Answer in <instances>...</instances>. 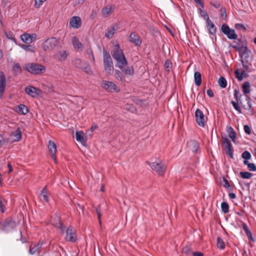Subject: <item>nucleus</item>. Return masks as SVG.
<instances>
[{"mask_svg":"<svg viewBox=\"0 0 256 256\" xmlns=\"http://www.w3.org/2000/svg\"><path fill=\"white\" fill-rule=\"evenodd\" d=\"M103 59L104 70L108 74H110L114 70V64L110 52L103 50Z\"/></svg>","mask_w":256,"mask_h":256,"instance_id":"2","label":"nucleus"},{"mask_svg":"<svg viewBox=\"0 0 256 256\" xmlns=\"http://www.w3.org/2000/svg\"><path fill=\"white\" fill-rule=\"evenodd\" d=\"M36 38V34H24L21 35L20 38L22 40L27 44L32 43L34 39Z\"/></svg>","mask_w":256,"mask_h":256,"instance_id":"21","label":"nucleus"},{"mask_svg":"<svg viewBox=\"0 0 256 256\" xmlns=\"http://www.w3.org/2000/svg\"><path fill=\"white\" fill-rule=\"evenodd\" d=\"M82 62L79 58H75L73 60V64L76 67L80 68H84V66H83Z\"/></svg>","mask_w":256,"mask_h":256,"instance_id":"32","label":"nucleus"},{"mask_svg":"<svg viewBox=\"0 0 256 256\" xmlns=\"http://www.w3.org/2000/svg\"><path fill=\"white\" fill-rule=\"evenodd\" d=\"M194 83L196 86H200L202 84V76L200 72H196L194 73Z\"/></svg>","mask_w":256,"mask_h":256,"instance_id":"28","label":"nucleus"},{"mask_svg":"<svg viewBox=\"0 0 256 256\" xmlns=\"http://www.w3.org/2000/svg\"><path fill=\"white\" fill-rule=\"evenodd\" d=\"M153 170H155L159 176H162L164 174L166 166L162 162H146Z\"/></svg>","mask_w":256,"mask_h":256,"instance_id":"6","label":"nucleus"},{"mask_svg":"<svg viewBox=\"0 0 256 256\" xmlns=\"http://www.w3.org/2000/svg\"><path fill=\"white\" fill-rule=\"evenodd\" d=\"M246 100L247 101V104H243L242 106L246 110H250L252 109V102H251V99L247 95H246Z\"/></svg>","mask_w":256,"mask_h":256,"instance_id":"33","label":"nucleus"},{"mask_svg":"<svg viewBox=\"0 0 256 256\" xmlns=\"http://www.w3.org/2000/svg\"><path fill=\"white\" fill-rule=\"evenodd\" d=\"M13 70L15 73V75L20 74L22 72V68L18 63L14 64L13 66Z\"/></svg>","mask_w":256,"mask_h":256,"instance_id":"39","label":"nucleus"},{"mask_svg":"<svg viewBox=\"0 0 256 256\" xmlns=\"http://www.w3.org/2000/svg\"><path fill=\"white\" fill-rule=\"evenodd\" d=\"M239 94H240L239 91L238 90L235 89L234 90V97L236 100V102H239V100H240V98H238Z\"/></svg>","mask_w":256,"mask_h":256,"instance_id":"56","label":"nucleus"},{"mask_svg":"<svg viewBox=\"0 0 256 256\" xmlns=\"http://www.w3.org/2000/svg\"><path fill=\"white\" fill-rule=\"evenodd\" d=\"M87 54H88L89 56H92V62H94L95 60H94V55L93 54V52H92V50L91 49L88 50H87Z\"/></svg>","mask_w":256,"mask_h":256,"instance_id":"60","label":"nucleus"},{"mask_svg":"<svg viewBox=\"0 0 256 256\" xmlns=\"http://www.w3.org/2000/svg\"><path fill=\"white\" fill-rule=\"evenodd\" d=\"M248 170L250 171H253V172L256 171V166L253 163H250V164H248Z\"/></svg>","mask_w":256,"mask_h":256,"instance_id":"53","label":"nucleus"},{"mask_svg":"<svg viewBox=\"0 0 256 256\" xmlns=\"http://www.w3.org/2000/svg\"><path fill=\"white\" fill-rule=\"evenodd\" d=\"M52 224L56 228L60 230L62 234H64L65 226L62 223L60 218L58 216H56L54 218H52L51 220Z\"/></svg>","mask_w":256,"mask_h":256,"instance_id":"15","label":"nucleus"},{"mask_svg":"<svg viewBox=\"0 0 256 256\" xmlns=\"http://www.w3.org/2000/svg\"><path fill=\"white\" fill-rule=\"evenodd\" d=\"M26 93L32 98H36L40 94L41 90L36 87L29 86L25 88Z\"/></svg>","mask_w":256,"mask_h":256,"instance_id":"13","label":"nucleus"},{"mask_svg":"<svg viewBox=\"0 0 256 256\" xmlns=\"http://www.w3.org/2000/svg\"><path fill=\"white\" fill-rule=\"evenodd\" d=\"M46 0H34V7L36 8H39L40 6L42 5L44 2Z\"/></svg>","mask_w":256,"mask_h":256,"instance_id":"49","label":"nucleus"},{"mask_svg":"<svg viewBox=\"0 0 256 256\" xmlns=\"http://www.w3.org/2000/svg\"><path fill=\"white\" fill-rule=\"evenodd\" d=\"M222 143L224 144L225 148L226 149V154H228L230 158H233L234 150L229 140L226 137L222 136Z\"/></svg>","mask_w":256,"mask_h":256,"instance_id":"11","label":"nucleus"},{"mask_svg":"<svg viewBox=\"0 0 256 256\" xmlns=\"http://www.w3.org/2000/svg\"><path fill=\"white\" fill-rule=\"evenodd\" d=\"M118 28V26L116 24L113 25L112 27L108 28L105 34L106 37L108 39L112 38Z\"/></svg>","mask_w":256,"mask_h":256,"instance_id":"25","label":"nucleus"},{"mask_svg":"<svg viewBox=\"0 0 256 256\" xmlns=\"http://www.w3.org/2000/svg\"><path fill=\"white\" fill-rule=\"evenodd\" d=\"M246 234L247 236L250 240L253 242H254L255 241L254 238L252 236V234L250 230L247 233H246Z\"/></svg>","mask_w":256,"mask_h":256,"instance_id":"55","label":"nucleus"},{"mask_svg":"<svg viewBox=\"0 0 256 256\" xmlns=\"http://www.w3.org/2000/svg\"><path fill=\"white\" fill-rule=\"evenodd\" d=\"M231 103L232 104V106L238 112V113H240V114L242 113L241 109L238 106V102L232 101L231 102Z\"/></svg>","mask_w":256,"mask_h":256,"instance_id":"45","label":"nucleus"},{"mask_svg":"<svg viewBox=\"0 0 256 256\" xmlns=\"http://www.w3.org/2000/svg\"><path fill=\"white\" fill-rule=\"evenodd\" d=\"M242 156L244 159L248 160L250 158L251 154L249 152L246 150L242 154Z\"/></svg>","mask_w":256,"mask_h":256,"instance_id":"48","label":"nucleus"},{"mask_svg":"<svg viewBox=\"0 0 256 256\" xmlns=\"http://www.w3.org/2000/svg\"><path fill=\"white\" fill-rule=\"evenodd\" d=\"M15 110L19 114L25 115L28 112V107L23 104H20L17 106L15 108Z\"/></svg>","mask_w":256,"mask_h":256,"instance_id":"26","label":"nucleus"},{"mask_svg":"<svg viewBox=\"0 0 256 256\" xmlns=\"http://www.w3.org/2000/svg\"><path fill=\"white\" fill-rule=\"evenodd\" d=\"M59 39L54 37H51L46 40L42 44V48L45 51L52 50L56 48L59 44Z\"/></svg>","mask_w":256,"mask_h":256,"instance_id":"5","label":"nucleus"},{"mask_svg":"<svg viewBox=\"0 0 256 256\" xmlns=\"http://www.w3.org/2000/svg\"><path fill=\"white\" fill-rule=\"evenodd\" d=\"M250 84L248 82H245L242 84V87L244 94H247L250 92Z\"/></svg>","mask_w":256,"mask_h":256,"instance_id":"34","label":"nucleus"},{"mask_svg":"<svg viewBox=\"0 0 256 256\" xmlns=\"http://www.w3.org/2000/svg\"><path fill=\"white\" fill-rule=\"evenodd\" d=\"M221 208L222 212L226 214L229 211V205L226 202H222L221 204Z\"/></svg>","mask_w":256,"mask_h":256,"instance_id":"37","label":"nucleus"},{"mask_svg":"<svg viewBox=\"0 0 256 256\" xmlns=\"http://www.w3.org/2000/svg\"><path fill=\"white\" fill-rule=\"evenodd\" d=\"M227 132L228 133V137L232 140L234 143L236 142V133L233 128L232 127L228 128Z\"/></svg>","mask_w":256,"mask_h":256,"instance_id":"29","label":"nucleus"},{"mask_svg":"<svg viewBox=\"0 0 256 256\" xmlns=\"http://www.w3.org/2000/svg\"><path fill=\"white\" fill-rule=\"evenodd\" d=\"M112 12V8L111 6H107L104 8L102 10V14L103 16L106 18Z\"/></svg>","mask_w":256,"mask_h":256,"instance_id":"30","label":"nucleus"},{"mask_svg":"<svg viewBox=\"0 0 256 256\" xmlns=\"http://www.w3.org/2000/svg\"><path fill=\"white\" fill-rule=\"evenodd\" d=\"M10 144L19 142L22 139V132L20 128H18L16 131L12 132L8 138Z\"/></svg>","mask_w":256,"mask_h":256,"instance_id":"12","label":"nucleus"},{"mask_svg":"<svg viewBox=\"0 0 256 256\" xmlns=\"http://www.w3.org/2000/svg\"><path fill=\"white\" fill-rule=\"evenodd\" d=\"M102 86L106 90L110 92H120V90L118 89L116 84L112 82L104 80L102 82Z\"/></svg>","mask_w":256,"mask_h":256,"instance_id":"10","label":"nucleus"},{"mask_svg":"<svg viewBox=\"0 0 256 256\" xmlns=\"http://www.w3.org/2000/svg\"><path fill=\"white\" fill-rule=\"evenodd\" d=\"M112 58L117 62L116 66L120 69L124 68V66L127 65L128 62L124 54L123 50L120 49L119 44H116L114 49L112 52Z\"/></svg>","mask_w":256,"mask_h":256,"instance_id":"1","label":"nucleus"},{"mask_svg":"<svg viewBox=\"0 0 256 256\" xmlns=\"http://www.w3.org/2000/svg\"><path fill=\"white\" fill-rule=\"evenodd\" d=\"M199 13L200 15V16L206 20V22H208V20H210L209 16L208 14V12L204 10H202L201 8L198 9Z\"/></svg>","mask_w":256,"mask_h":256,"instance_id":"35","label":"nucleus"},{"mask_svg":"<svg viewBox=\"0 0 256 256\" xmlns=\"http://www.w3.org/2000/svg\"><path fill=\"white\" fill-rule=\"evenodd\" d=\"M220 14L221 16L222 19L226 20V9L225 8L222 7L220 8Z\"/></svg>","mask_w":256,"mask_h":256,"instance_id":"50","label":"nucleus"},{"mask_svg":"<svg viewBox=\"0 0 256 256\" xmlns=\"http://www.w3.org/2000/svg\"><path fill=\"white\" fill-rule=\"evenodd\" d=\"M98 128V126L96 124H94L92 126L91 128H90V129L89 130H88L87 131V133L89 132H90L91 133L92 132L97 129Z\"/></svg>","mask_w":256,"mask_h":256,"instance_id":"59","label":"nucleus"},{"mask_svg":"<svg viewBox=\"0 0 256 256\" xmlns=\"http://www.w3.org/2000/svg\"><path fill=\"white\" fill-rule=\"evenodd\" d=\"M68 55L66 50L58 51L54 54L52 58L57 61L62 62L66 59Z\"/></svg>","mask_w":256,"mask_h":256,"instance_id":"16","label":"nucleus"},{"mask_svg":"<svg viewBox=\"0 0 256 256\" xmlns=\"http://www.w3.org/2000/svg\"><path fill=\"white\" fill-rule=\"evenodd\" d=\"M217 246L220 249H224L225 247V244L222 240L218 237L217 238Z\"/></svg>","mask_w":256,"mask_h":256,"instance_id":"41","label":"nucleus"},{"mask_svg":"<svg viewBox=\"0 0 256 256\" xmlns=\"http://www.w3.org/2000/svg\"><path fill=\"white\" fill-rule=\"evenodd\" d=\"M0 226L2 230L6 232H10L16 228V222L12 217H8L1 221Z\"/></svg>","mask_w":256,"mask_h":256,"instance_id":"4","label":"nucleus"},{"mask_svg":"<svg viewBox=\"0 0 256 256\" xmlns=\"http://www.w3.org/2000/svg\"><path fill=\"white\" fill-rule=\"evenodd\" d=\"M115 75L117 80L120 81H122L124 78L123 74L120 70H116L115 71Z\"/></svg>","mask_w":256,"mask_h":256,"instance_id":"47","label":"nucleus"},{"mask_svg":"<svg viewBox=\"0 0 256 256\" xmlns=\"http://www.w3.org/2000/svg\"><path fill=\"white\" fill-rule=\"evenodd\" d=\"M240 175L241 177L244 179H248L250 178L252 176L253 174L252 173H250L248 172H240Z\"/></svg>","mask_w":256,"mask_h":256,"instance_id":"38","label":"nucleus"},{"mask_svg":"<svg viewBox=\"0 0 256 256\" xmlns=\"http://www.w3.org/2000/svg\"><path fill=\"white\" fill-rule=\"evenodd\" d=\"M189 148L194 153H198L199 150V144L196 140H190L187 142Z\"/></svg>","mask_w":256,"mask_h":256,"instance_id":"23","label":"nucleus"},{"mask_svg":"<svg viewBox=\"0 0 256 256\" xmlns=\"http://www.w3.org/2000/svg\"><path fill=\"white\" fill-rule=\"evenodd\" d=\"M218 84L222 88H225L227 85V82L226 78L223 76H220L218 81Z\"/></svg>","mask_w":256,"mask_h":256,"instance_id":"36","label":"nucleus"},{"mask_svg":"<svg viewBox=\"0 0 256 256\" xmlns=\"http://www.w3.org/2000/svg\"><path fill=\"white\" fill-rule=\"evenodd\" d=\"M196 121L198 124L202 127L204 126L205 120L202 112L199 108L196 109L195 112Z\"/></svg>","mask_w":256,"mask_h":256,"instance_id":"14","label":"nucleus"},{"mask_svg":"<svg viewBox=\"0 0 256 256\" xmlns=\"http://www.w3.org/2000/svg\"><path fill=\"white\" fill-rule=\"evenodd\" d=\"M25 69L29 72L34 74H40L46 71V67L36 63L27 64L24 66Z\"/></svg>","mask_w":256,"mask_h":256,"instance_id":"3","label":"nucleus"},{"mask_svg":"<svg viewBox=\"0 0 256 256\" xmlns=\"http://www.w3.org/2000/svg\"><path fill=\"white\" fill-rule=\"evenodd\" d=\"M7 143H10L8 138H4V135L0 134V145L2 146Z\"/></svg>","mask_w":256,"mask_h":256,"instance_id":"46","label":"nucleus"},{"mask_svg":"<svg viewBox=\"0 0 256 256\" xmlns=\"http://www.w3.org/2000/svg\"><path fill=\"white\" fill-rule=\"evenodd\" d=\"M206 24L209 33L212 36H216V28L212 20H210L208 22H206Z\"/></svg>","mask_w":256,"mask_h":256,"instance_id":"24","label":"nucleus"},{"mask_svg":"<svg viewBox=\"0 0 256 256\" xmlns=\"http://www.w3.org/2000/svg\"><path fill=\"white\" fill-rule=\"evenodd\" d=\"M66 236L64 239L66 241L74 242L77 240V236L74 229L72 226H69L64 231Z\"/></svg>","mask_w":256,"mask_h":256,"instance_id":"7","label":"nucleus"},{"mask_svg":"<svg viewBox=\"0 0 256 256\" xmlns=\"http://www.w3.org/2000/svg\"><path fill=\"white\" fill-rule=\"evenodd\" d=\"M234 44L230 45V46L236 50L245 53L247 50L246 44L244 40L242 39H238L237 40L233 42Z\"/></svg>","mask_w":256,"mask_h":256,"instance_id":"9","label":"nucleus"},{"mask_svg":"<svg viewBox=\"0 0 256 256\" xmlns=\"http://www.w3.org/2000/svg\"><path fill=\"white\" fill-rule=\"evenodd\" d=\"M43 244V242L40 240L36 244H31L30 246L29 254L33 255L38 252Z\"/></svg>","mask_w":256,"mask_h":256,"instance_id":"22","label":"nucleus"},{"mask_svg":"<svg viewBox=\"0 0 256 256\" xmlns=\"http://www.w3.org/2000/svg\"><path fill=\"white\" fill-rule=\"evenodd\" d=\"M235 28L236 29V30H242V31H246V27L244 26L242 24H236V25H235Z\"/></svg>","mask_w":256,"mask_h":256,"instance_id":"51","label":"nucleus"},{"mask_svg":"<svg viewBox=\"0 0 256 256\" xmlns=\"http://www.w3.org/2000/svg\"><path fill=\"white\" fill-rule=\"evenodd\" d=\"M234 73L236 76V78L239 81H242L243 80V77L240 74V72L238 70H236L234 72Z\"/></svg>","mask_w":256,"mask_h":256,"instance_id":"52","label":"nucleus"},{"mask_svg":"<svg viewBox=\"0 0 256 256\" xmlns=\"http://www.w3.org/2000/svg\"><path fill=\"white\" fill-rule=\"evenodd\" d=\"M6 86V79L4 72H0V98H2Z\"/></svg>","mask_w":256,"mask_h":256,"instance_id":"17","label":"nucleus"},{"mask_svg":"<svg viewBox=\"0 0 256 256\" xmlns=\"http://www.w3.org/2000/svg\"><path fill=\"white\" fill-rule=\"evenodd\" d=\"M82 24L81 19L79 16L72 17L70 20V26L74 28H79Z\"/></svg>","mask_w":256,"mask_h":256,"instance_id":"19","label":"nucleus"},{"mask_svg":"<svg viewBox=\"0 0 256 256\" xmlns=\"http://www.w3.org/2000/svg\"><path fill=\"white\" fill-rule=\"evenodd\" d=\"M6 36L9 40H12L14 42H16V40L13 36V34L10 32H4Z\"/></svg>","mask_w":256,"mask_h":256,"instance_id":"44","label":"nucleus"},{"mask_svg":"<svg viewBox=\"0 0 256 256\" xmlns=\"http://www.w3.org/2000/svg\"><path fill=\"white\" fill-rule=\"evenodd\" d=\"M96 212L98 214V218L99 220V222L100 223V224L101 223V221H100V216H101V214H100V206L99 205L96 208Z\"/></svg>","mask_w":256,"mask_h":256,"instance_id":"54","label":"nucleus"},{"mask_svg":"<svg viewBox=\"0 0 256 256\" xmlns=\"http://www.w3.org/2000/svg\"><path fill=\"white\" fill-rule=\"evenodd\" d=\"M5 206L4 204H3V202L2 201V200H0V208L1 212L2 213H4L5 212Z\"/></svg>","mask_w":256,"mask_h":256,"instance_id":"61","label":"nucleus"},{"mask_svg":"<svg viewBox=\"0 0 256 256\" xmlns=\"http://www.w3.org/2000/svg\"><path fill=\"white\" fill-rule=\"evenodd\" d=\"M126 74L132 76L134 74V70L132 67H128L124 70Z\"/></svg>","mask_w":256,"mask_h":256,"instance_id":"43","label":"nucleus"},{"mask_svg":"<svg viewBox=\"0 0 256 256\" xmlns=\"http://www.w3.org/2000/svg\"><path fill=\"white\" fill-rule=\"evenodd\" d=\"M242 228L244 230L246 234L249 231H250V230L248 229L246 224L244 223L242 224Z\"/></svg>","mask_w":256,"mask_h":256,"instance_id":"63","label":"nucleus"},{"mask_svg":"<svg viewBox=\"0 0 256 256\" xmlns=\"http://www.w3.org/2000/svg\"><path fill=\"white\" fill-rule=\"evenodd\" d=\"M130 41L136 46H140L142 44V40L136 32H132L130 36Z\"/></svg>","mask_w":256,"mask_h":256,"instance_id":"20","label":"nucleus"},{"mask_svg":"<svg viewBox=\"0 0 256 256\" xmlns=\"http://www.w3.org/2000/svg\"><path fill=\"white\" fill-rule=\"evenodd\" d=\"M41 196L42 200L46 202H48L49 199L47 194H41Z\"/></svg>","mask_w":256,"mask_h":256,"instance_id":"62","label":"nucleus"},{"mask_svg":"<svg viewBox=\"0 0 256 256\" xmlns=\"http://www.w3.org/2000/svg\"><path fill=\"white\" fill-rule=\"evenodd\" d=\"M220 30L230 40H237L238 35L236 34L234 29H230L228 25L226 24H222Z\"/></svg>","mask_w":256,"mask_h":256,"instance_id":"8","label":"nucleus"},{"mask_svg":"<svg viewBox=\"0 0 256 256\" xmlns=\"http://www.w3.org/2000/svg\"><path fill=\"white\" fill-rule=\"evenodd\" d=\"M244 129L246 134H251L250 128L248 125H244Z\"/></svg>","mask_w":256,"mask_h":256,"instance_id":"57","label":"nucleus"},{"mask_svg":"<svg viewBox=\"0 0 256 256\" xmlns=\"http://www.w3.org/2000/svg\"><path fill=\"white\" fill-rule=\"evenodd\" d=\"M48 148L52 158L54 161H56V144L52 140H50L48 142Z\"/></svg>","mask_w":256,"mask_h":256,"instance_id":"18","label":"nucleus"},{"mask_svg":"<svg viewBox=\"0 0 256 256\" xmlns=\"http://www.w3.org/2000/svg\"><path fill=\"white\" fill-rule=\"evenodd\" d=\"M72 44L74 48H82V44L80 42L78 38L74 36L72 40Z\"/></svg>","mask_w":256,"mask_h":256,"instance_id":"31","label":"nucleus"},{"mask_svg":"<svg viewBox=\"0 0 256 256\" xmlns=\"http://www.w3.org/2000/svg\"><path fill=\"white\" fill-rule=\"evenodd\" d=\"M84 133L82 131H78L76 133V140L80 142L82 145L84 146L86 144V141L84 138Z\"/></svg>","mask_w":256,"mask_h":256,"instance_id":"27","label":"nucleus"},{"mask_svg":"<svg viewBox=\"0 0 256 256\" xmlns=\"http://www.w3.org/2000/svg\"><path fill=\"white\" fill-rule=\"evenodd\" d=\"M182 251L184 254H192V253L194 252H192L191 248L189 246H184L182 248Z\"/></svg>","mask_w":256,"mask_h":256,"instance_id":"42","label":"nucleus"},{"mask_svg":"<svg viewBox=\"0 0 256 256\" xmlns=\"http://www.w3.org/2000/svg\"><path fill=\"white\" fill-rule=\"evenodd\" d=\"M210 4L216 8H219L220 6V4L218 1L211 2Z\"/></svg>","mask_w":256,"mask_h":256,"instance_id":"58","label":"nucleus"},{"mask_svg":"<svg viewBox=\"0 0 256 256\" xmlns=\"http://www.w3.org/2000/svg\"><path fill=\"white\" fill-rule=\"evenodd\" d=\"M193 256H204L202 252H194L192 253Z\"/></svg>","mask_w":256,"mask_h":256,"instance_id":"64","label":"nucleus"},{"mask_svg":"<svg viewBox=\"0 0 256 256\" xmlns=\"http://www.w3.org/2000/svg\"><path fill=\"white\" fill-rule=\"evenodd\" d=\"M20 47L26 52H34L33 47L31 45H26L22 44Z\"/></svg>","mask_w":256,"mask_h":256,"instance_id":"40","label":"nucleus"}]
</instances>
